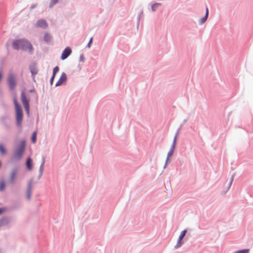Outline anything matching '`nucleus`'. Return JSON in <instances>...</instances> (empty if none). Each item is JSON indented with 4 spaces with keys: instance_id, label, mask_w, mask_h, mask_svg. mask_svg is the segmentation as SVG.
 I'll use <instances>...</instances> for the list:
<instances>
[{
    "instance_id": "nucleus-18",
    "label": "nucleus",
    "mask_w": 253,
    "mask_h": 253,
    "mask_svg": "<svg viewBox=\"0 0 253 253\" xmlns=\"http://www.w3.org/2000/svg\"><path fill=\"white\" fill-rule=\"evenodd\" d=\"M52 40V37L51 35L48 33H45L43 36V41L45 42L46 44H49L51 43Z\"/></svg>"
},
{
    "instance_id": "nucleus-28",
    "label": "nucleus",
    "mask_w": 253,
    "mask_h": 253,
    "mask_svg": "<svg viewBox=\"0 0 253 253\" xmlns=\"http://www.w3.org/2000/svg\"><path fill=\"white\" fill-rule=\"evenodd\" d=\"M59 0H50V1L49 4V7L51 8L54 5H55Z\"/></svg>"
},
{
    "instance_id": "nucleus-10",
    "label": "nucleus",
    "mask_w": 253,
    "mask_h": 253,
    "mask_svg": "<svg viewBox=\"0 0 253 253\" xmlns=\"http://www.w3.org/2000/svg\"><path fill=\"white\" fill-rule=\"evenodd\" d=\"M18 169L17 168L13 169L10 173L9 182L11 184H14L15 182V177L18 172Z\"/></svg>"
},
{
    "instance_id": "nucleus-43",
    "label": "nucleus",
    "mask_w": 253,
    "mask_h": 253,
    "mask_svg": "<svg viewBox=\"0 0 253 253\" xmlns=\"http://www.w3.org/2000/svg\"><path fill=\"white\" fill-rule=\"evenodd\" d=\"M2 253V249L0 248V253Z\"/></svg>"
},
{
    "instance_id": "nucleus-1",
    "label": "nucleus",
    "mask_w": 253,
    "mask_h": 253,
    "mask_svg": "<svg viewBox=\"0 0 253 253\" xmlns=\"http://www.w3.org/2000/svg\"><path fill=\"white\" fill-rule=\"evenodd\" d=\"M12 46L13 49L28 52L30 55H32L34 52V48L31 42L26 39L22 38L16 39L13 41Z\"/></svg>"
},
{
    "instance_id": "nucleus-8",
    "label": "nucleus",
    "mask_w": 253,
    "mask_h": 253,
    "mask_svg": "<svg viewBox=\"0 0 253 253\" xmlns=\"http://www.w3.org/2000/svg\"><path fill=\"white\" fill-rule=\"evenodd\" d=\"M72 49L69 46L66 47L62 51L60 59L62 60L67 59L71 54Z\"/></svg>"
},
{
    "instance_id": "nucleus-16",
    "label": "nucleus",
    "mask_w": 253,
    "mask_h": 253,
    "mask_svg": "<svg viewBox=\"0 0 253 253\" xmlns=\"http://www.w3.org/2000/svg\"><path fill=\"white\" fill-rule=\"evenodd\" d=\"M190 236V234L188 233V234L187 235L186 237L184 239H183L182 238L178 237L177 241V244L174 246V248L175 249H178L179 247H180L182 246V245L183 244V243L184 242V241L187 240L188 236Z\"/></svg>"
},
{
    "instance_id": "nucleus-36",
    "label": "nucleus",
    "mask_w": 253,
    "mask_h": 253,
    "mask_svg": "<svg viewBox=\"0 0 253 253\" xmlns=\"http://www.w3.org/2000/svg\"><path fill=\"white\" fill-rule=\"evenodd\" d=\"M6 211V208L5 207L0 208V215Z\"/></svg>"
},
{
    "instance_id": "nucleus-41",
    "label": "nucleus",
    "mask_w": 253,
    "mask_h": 253,
    "mask_svg": "<svg viewBox=\"0 0 253 253\" xmlns=\"http://www.w3.org/2000/svg\"><path fill=\"white\" fill-rule=\"evenodd\" d=\"M10 40H9L6 43H5V46L8 48V46L9 45V42L10 41Z\"/></svg>"
},
{
    "instance_id": "nucleus-27",
    "label": "nucleus",
    "mask_w": 253,
    "mask_h": 253,
    "mask_svg": "<svg viewBox=\"0 0 253 253\" xmlns=\"http://www.w3.org/2000/svg\"><path fill=\"white\" fill-rule=\"evenodd\" d=\"M187 232V229H185L184 230H183V231H182L181 232L178 237L182 238L183 239H184V238L185 236H186Z\"/></svg>"
},
{
    "instance_id": "nucleus-29",
    "label": "nucleus",
    "mask_w": 253,
    "mask_h": 253,
    "mask_svg": "<svg viewBox=\"0 0 253 253\" xmlns=\"http://www.w3.org/2000/svg\"><path fill=\"white\" fill-rule=\"evenodd\" d=\"M177 137L174 136V137L173 138V141H172V143L171 145L170 148H173L175 149V145H176V141H177Z\"/></svg>"
},
{
    "instance_id": "nucleus-32",
    "label": "nucleus",
    "mask_w": 253,
    "mask_h": 253,
    "mask_svg": "<svg viewBox=\"0 0 253 253\" xmlns=\"http://www.w3.org/2000/svg\"><path fill=\"white\" fill-rule=\"evenodd\" d=\"M170 162H171V160L169 159V158L167 157L166 160V162H165V165L164 166V169H165L167 167V165L169 163H170Z\"/></svg>"
},
{
    "instance_id": "nucleus-34",
    "label": "nucleus",
    "mask_w": 253,
    "mask_h": 253,
    "mask_svg": "<svg viewBox=\"0 0 253 253\" xmlns=\"http://www.w3.org/2000/svg\"><path fill=\"white\" fill-rule=\"evenodd\" d=\"M92 41H93V38L91 37L90 39H89V41L88 42V43L86 45V47L87 48H90L91 47V45L92 43Z\"/></svg>"
},
{
    "instance_id": "nucleus-25",
    "label": "nucleus",
    "mask_w": 253,
    "mask_h": 253,
    "mask_svg": "<svg viewBox=\"0 0 253 253\" xmlns=\"http://www.w3.org/2000/svg\"><path fill=\"white\" fill-rule=\"evenodd\" d=\"M29 92L31 93H34L35 94V97L36 98V102L37 103L38 101V96L35 88H33L32 89H30L29 90Z\"/></svg>"
},
{
    "instance_id": "nucleus-33",
    "label": "nucleus",
    "mask_w": 253,
    "mask_h": 253,
    "mask_svg": "<svg viewBox=\"0 0 253 253\" xmlns=\"http://www.w3.org/2000/svg\"><path fill=\"white\" fill-rule=\"evenodd\" d=\"M79 61H80V62H82L83 63L84 62L85 58H84V55L83 53H82V54L80 55V58H79Z\"/></svg>"
},
{
    "instance_id": "nucleus-22",
    "label": "nucleus",
    "mask_w": 253,
    "mask_h": 253,
    "mask_svg": "<svg viewBox=\"0 0 253 253\" xmlns=\"http://www.w3.org/2000/svg\"><path fill=\"white\" fill-rule=\"evenodd\" d=\"M13 103L15 106V109H20L22 108L21 105L18 103L16 98H14L13 99Z\"/></svg>"
},
{
    "instance_id": "nucleus-12",
    "label": "nucleus",
    "mask_w": 253,
    "mask_h": 253,
    "mask_svg": "<svg viewBox=\"0 0 253 253\" xmlns=\"http://www.w3.org/2000/svg\"><path fill=\"white\" fill-rule=\"evenodd\" d=\"M9 119V117L7 115H4L0 118V120L1 121V122L6 129H9L10 127V126L7 123V120Z\"/></svg>"
},
{
    "instance_id": "nucleus-45",
    "label": "nucleus",
    "mask_w": 253,
    "mask_h": 253,
    "mask_svg": "<svg viewBox=\"0 0 253 253\" xmlns=\"http://www.w3.org/2000/svg\"><path fill=\"white\" fill-rule=\"evenodd\" d=\"M39 120V117H38L37 119V121H38Z\"/></svg>"
},
{
    "instance_id": "nucleus-5",
    "label": "nucleus",
    "mask_w": 253,
    "mask_h": 253,
    "mask_svg": "<svg viewBox=\"0 0 253 253\" xmlns=\"http://www.w3.org/2000/svg\"><path fill=\"white\" fill-rule=\"evenodd\" d=\"M7 83L10 90H13L16 85V80L13 74L9 75L7 79Z\"/></svg>"
},
{
    "instance_id": "nucleus-23",
    "label": "nucleus",
    "mask_w": 253,
    "mask_h": 253,
    "mask_svg": "<svg viewBox=\"0 0 253 253\" xmlns=\"http://www.w3.org/2000/svg\"><path fill=\"white\" fill-rule=\"evenodd\" d=\"M208 18V14H205L203 17H202V18H201L199 20V25L203 24L207 21Z\"/></svg>"
},
{
    "instance_id": "nucleus-37",
    "label": "nucleus",
    "mask_w": 253,
    "mask_h": 253,
    "mask_svg": "<svg viewBox=\"0 0 253 253\" xmlns=\"http://www.w3.org/2000/svg\"><path fill=\"white\" fill-rule=\"evenodd\" d=\"M141 16L140 15H138L137 16V28H138L139 27V23H140V19H141Z\"/></svg>"
},
{
    "instance_id": "nucleus-40",
    "label": "nucleus",
    "mask_w": 253,
    "mask_h": 253,
    "mask_svg": "<svg viewBox=\"0 0 253 253\" xmlns=\"http://www.w3.org/2000/svg\"><path fill=\"white\" fill-rule=\"evenodd\" d=\"M208 14V17L209 16V9H208V7H207V6H206V13L205 14Z\"/></svg>"
},
{
    "instance_id": "nucleus-9",
    "label": "nucleus",
    "mask_w": 253,
    "mask_h": 253,
    "mask_svg": "<svg viewBox=\"0 0 253 253\" xmlns=\"http://www.w3.org/2000/svg\"><path fill=\"white\" fill-rule=\"evenodd\" d=\"M35 26L36 27H40L42 29H46L48 27V24L46 20L43 19H41L38 20L36 23L35 24Z\"/></svg>"
},
{
    "instance_id": "nucleus-21",
    "label": "nucleus",
    "mask_w": 253,
    "mask_h": 253,
    "mask_svg": "<svg viewBox=\"0 0 253 253\" xmlns=\"http://www.w3.org/2000/svg\"><path fill=\"white\" fill-rule=\"evenodd\" d=\"M162 4L161 3L155 2L151 6V9L153 11H155L158 7L161 6Z\"/></svg>"
},
{
    "instance_id": "nucleus-26",
    "label": "nucleus",
    "mask_w": 253,
    "mask_h": 253,
    "mask_svg": "<svg viewBox=\"0 0 253 253\" xmlns=\"http://www.w3.org/2000/svg\"><path fill=\"white\" fill-rule=\"evenodd\" d=\"M31 141L33 143H36L37 141V132L34 131L32 134Z\"/></svg>"
},
{
    "instance_id": "nucleus-35",
    "label": "nucleus",
    "mask_w": 253,
    "mask_h": 253,
    "mask_svg": "<svg viewBox=\"0 0 253 253\" xmlns=\"http://www.w3.org/2000/svg\"><path fill=\"white\" fill-rule=\"evenodd\" d=\"M233 178H234V175H233L231 177V179H230V182L229 183H228V189H229L230 187V186H231L232 185V182L233 181Z\"/></svg>"
},
{
    "instance_id": "nucleus-30",
    "label": "nucleus",
    "mask_w": 253,
    "mask_h": 253,
    "mask_svg": "<svg viewBox=\"0 0 253 253\" xmlns=\"http://www.w3.org/2000/svg\"><path fill=\"white\" fill-rule=\"evenodd\" d=\"M174 151V149L170 148L169 152L168 153L167 157L169 158L171 156H172L173 154Z\"/></svg>"
},
{
    "instance_id": "nucleus-17",
    "label": "nucleus",
    "mask_w": 253,
    "mask_h": 253,
    "mask_svg": "<svg viewBox=\"0 0 253 253\" xmlns=\"http://www.w3.org/2000/svg\"><path fill=\"white\" fill-rule=\"evenodd\" d=\"M10 218L8 217H2L0 219V227L4 226L9 224Z\"/></svg>"
},
{
    "instance_id": "nucleus-13",
    "label": "nucleus",
    "mask_w": 253,
    "mask_h": 253,
    "mask_svg": "<svg viewBox=\"0 0 253 253\" xmlns=\"http://www.w3.org/2000/svg\"><path fill=\"white\" fill-rule=\"evenodd\" d=\"M59 67L58 66H55L53 69L52 74L49 80V83L50 85H52L56 75L59 72Z\"/></svg>"
},
{
    "instance_id": "nucleus-11",
    "label": "nucleus",
    "mask_w": 253,
    "mask_h": 253,
    "mask_svg": "<svg viewBox=\"0 0 253 253\" xmlns=\"http://www.w3.org/2000/svg\"><path fill=\"white\" fill-rule=\"evenodd\" d=\"M33 182V179L31 178L28 182L27 191H26V197L28 200H30L31 198V190L32 188V184Z\"/></svg>"
},
{
    "instance_id": "nucleus-4",
    "label": "nucleus",
    "mask_w": 253,
    "mask_h": 253,
    "mask_svg": "<svg viewBox=\"0 0 253 253\" xmlns=\"http://www.w3.org/2000/svg\"><path fill=\"white\" fill-rule=\"evenodd\" d=\"M15 121L16 126L18 127H21L22 123L23 118V112L22 108L15 109Z\"/></svg>"
},
{
    "instance_id": "nucleus-42",
    "label": "nucleus",
    "mask_w": 253,
    "mask_h": 253,
    "mask_svg": "<svg viewBox=\"0 0 253 253\" xmlns=\"http://www.w3.org/2000/svg\"><path fill=\"white\" fill-rule=\"evenodd\" d=\"M143 10H141V11L140 12V13H139V14H138V15H140V16L141 17V16H142V15H143Z\"/></svg>"
},
{
    "instance_id": "nucleus-19",
    "label": "nucleus",
    "mask_w": 253,
    "mask_h": 253,
    "mask_svg": "<svg viewBox=\"0 0 253 253\" xmlns=\"http://www.w3.org/2000/svg\"><path fill=\"white\" fill-rule=\"evenodd\" d=\"M6 183L4 180L0 181V191H3L5 189Z\"/></svg>"
},
{
    "instance_id": "nucleus-31",
    "label": "nucleus",
    "mask_w": 253,
    "mask_h": 253,
    "mask_svg": "<svg viewBox=\"0 0 253 253\" xmlns=\"http://www.w3.org/2000/svg\"><path fill=\"white\" fill-rule=\"evenodd\" d=\"M182 126L183 125H180V126H179V127L178 128V129H177L176 131V133L175 134V136H176V137H178V135H179V133L180 132V131L182 127Z\"/></svg>"
},
{
    "instance_id": "nucleus-2",
    "label": "nucleus",
    "mask_w": 253,
    "mask_h": 253,
    "mask_svg": "<svg viewBox=\"0 0 253 253\" xmlns=\"http://www.w3.org/2000/svg\"><path fill=\"white\" fill-rule=\"evenodd\" d=\"M26 142L25 139H22L15 148L14 152V157L16 159L20 160L25 151Z\"/></svg>"
},
{
    "instance_id": "nucleus-14",
    "label": "nucleus",
    "mask_w": 253,
    "mask_h": 253,
    "mask_svg": "<svg viewBox=\"0 0 253 253\" xmlns=\"http://www.w3.org/2000/svg\"><path fill=\"white\" fill-rule=\"evenodd\" d=\"M44 164H45V158L43 157H42V162L41 164V165H40V168H39V174L38 176V180L41 179V178L43 174Z\"/></svg>"
},
{
    "instance_id": "nucleus-15",
    "label": "nucleus",
    "mask_w": 253,
    "mask_h": 253,
    "mask_svg": "<svg viewBox=\"0 0 253 253\" xmlns=\"http://www.w3.org/2000/svg\"><path fill=\"white\" fill-rule=\"evenodd\" d=\"M26 169L28 170H31L33 169V160L30 157L26 159L25 163Z\"/></svg>"
},
{
    "instance_id": "nucleus-3",
    "label": "nucleus",
    "mask_w": 253,
    "mask_h": 253,
    "mask_svg": "<svg viewBox=\"0 0 253 253\" xmlns=\"http://www.w3.org/2000/svg\"><path fill=\"white\" fill-rule=\"evenodd\" d=\"M21 100L25 109L26 113L28 116L30 115L29 99L26 97L24 90H22L21 93Z\"/></svg>"
},
{
    "instance_id": "nucleus-38",
    "label": "nucleus",
    "mask_w": 253,
    "mask_h": 253,
    "mask_svg": "<svg viewBox=\"0 0 253 253\" xmlns=\"http://www.w3.org/2000/svg\"><path fill=\"white\" fill-rule=\"evenodd\" d=\"M37 6V4H33L31 5L30 7V9L31 10L36 8V7Z\"/></svg>"
},
{
    "instance_id": "nucleus-44",
    "label": "nucleus",
    "mask_w": 253,
    "mask_h": 253,
    "mask_svg": "<svg viewBox=\"0 0 253 253\" xmlns=\"http://www.w3.org/2000/svg\"><path fill=\"white\" fill-rule=\"evenodd\" d=\"M78 67L80 69V70H81L82 68L81 66L80 65H78Z\"/></svg>"
},
{
    "instance_id": "nucleus-24",
    "label": "nucleus",
    "mask_w": 253,
    "mask_h": 253,
    "mask_svg": "<svg viewBox=\"0 0 253 253\" xmlns=\"http://www.w3.org/2000/svg\"><path fill=\"white\" fill-rule=\"evenodd\" d=\"M250 249H244L242 250H237L234 252L233 253H249Z\"/></svg>"
},
{
    "instance_id": "nucleus-6",
    "label": "nucleus",
    "mask_w": 253,
    "mask_h": 253,
    "mask_svg": "<svg viewBox=\"0 0 253 253\" xmlns=\"http://www.w3.org/2000/svg\"><path fill=\"white\" fill-rule=\"evenodd\" d=\"M67 80V75L65 72H63L59 80L55 84V87L61 86L65 84H66Z\"/></svg>"
},
{
    "instance_id": "nucleus-39",
    "label": "nucleus",
    "mask_w": 253,
    "mask_h": 253,
    "mask_svg": "<svg viewBox=\"0 0 253 253\" xmlns=\"http://www.w3.org/2000/svg\"><path fill=\"white\" fill-rule=\"evenodd\" d=\"M2 78V72L1 70H0V82L1 81Z\"/></svg>"
},
{
    "instance_id": "nucleus-20",
    "label": "nucleus",
    "mask_w": 253,
    "mask_h": 253,
    "mask_svg": "<svg viewBox=\"0 0 253 253\" xmlns=\"http://www.w3.org/2000/svg\"><path fill=\"white\" fill-rule=\"evenodd\" d=\"M7 152L6 149L4 146L2 144H0V153L1 155H5Z\"/></svg>"
},
{
    "instance_id": "nucleus-7",
    "label": "nucleus",
    "mask_w": 253,
    "mask_h": 253,
    "mask_svg": "<svg viewBox=\"0 0 253 253\" xmlns=\"http://www.w3.org/2000/svg\"><path fill=\"white\" fill-rule=\"evenodd\" d=\"M29 70L31 73V77L33 79V81L35 82V76L38 74V70L37 69V64L35 62L31 63L29 65Z\"/></svg>"
}]
</instances>
